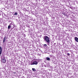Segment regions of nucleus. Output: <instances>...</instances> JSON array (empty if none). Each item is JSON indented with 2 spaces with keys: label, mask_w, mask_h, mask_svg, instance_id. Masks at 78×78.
<instances>
[{
  "label": "nucleus",
  "mask_w": 78,
  "mask_h": 78,
  "mask_svg": "<svg viewBox=\"0 0 78 78\" xmlns=\"http://www.w3.org/2000/svg\"><path fill=\"white\" fill-rule=\"evenodd\" d=\"M44 67H48V65H44Z\"/></svg>",
  "instance_id": "nucleus-9"
},
{
  "label": "nucleus",
  "mask_w": 78,
  "mask_h": 78,
  "mask_svg": "<svg viewBox=\"0 0 78 78\" xmlns=\"http://www.w3.org/2000/svg\"><path fill=\"white\" fill-rule=\"evenodd\" d=\"M2 61L3 63H5L6 61L5 58H2Z\"/></svg>",
  "instance_id": "nucleus-3"
},
{
  "label": "nucleus",
  "mask_w": 78,
  "mask_h": 78,
  "mask_svg": "<svg viewBox=\"0 0 78 78\" xmlns=\"http://www.w3.org/2000/svg\"><path fill=\"white\" fill-rule=\"evenodd\" d=\"M67 55H68V56H70V54H69V53H68L67 54Z\"/></svg>",
  "instance_id": "nucleus-14"
},
{
  "label": "nucleus",
  "mask_w": 78,
  "mask_h": 78,
  "mask_svg": "<svg viewBox=\"0 0 78 78\" xmlns=\"http://www.w3.org/2000/svg\"><path fill=\"white\" fill-rule=\"evenodd\" d=\"M70 2H72V1H69V3H70Z\"/></svg>",
  "instance_id": "nucleus-16"
},
{
  "label": "nucleus",
  "mask_w": 78,
  "mask_h": 78,
  "mask_svg": "<svg viewBox=\"0 0 78 78\" xmlns=\"http://www.w3.org/2000/svg\"><path fill=\"white\" fill-rule=\"evenodd\" d=\"M0 55H2V47H0Z\"/></svg>",
  "instance_id": "nucleus-5"
},
{
  "label": "nucleus",
  "mask_w": 78,
  "mask_h": 78,
  "mask_svg": "<svg viewBox=\"0 0 78 78\" xmlns=\"http://www.w3.org/2000/svg\"><path fill=\"white\" fill-rule=\"evenodd\" d=\"M6 37H5L3 39V42H5V41H6Z\"/></svg>",
  "instance_id": "nucleus-6"
},
{
  "label": "nucleus",
  "mask_w": 78,
  "mask_h": 78,
  "mask_svg": "<svg viewBox=\"0 0 78 78\" xmlns=\"http://www.w3.org/2000/svg\"><path fill=\"white\" fill-rule=\"evenodd\" d=\"M48 43V45H50V41H49V42H47Z\"/></svg>",
  "instance_id": "nucleus-11"
},
{
  "label": "nucleus",
  "mask_w": 78,
  "mask_h": 78,
  "mask_svg": "<svg viewBox=\"0 0 78 78\" xmlns=\"http://www.w3.org/2000/svg\"><path fill=\"white\" fill-rule=\"evenodd\" d=\"M32 70L33 71H34V72H36V69H34V68H32Z\"/></svg>",
  "instance_id": "nucleus-8"
},
{
  "label": "nucleus",
  "mask_w": 78,
  "mask_h": 78,
  "mask_svg": "<svg viewBox=\"0 0 78 78\" xmlns=\"http://www.w3.org/2000/svg\"><path fill=\"white\" fill-rule=\"evenodd\" d=\"M47 44H44V47H47Z\"/></svg>",
  "instance_id": "nucleus-13"
},
{
  "label": "nucleus",
  "mask_w": 78,
  "mask_h": 78,
  "mask_svg": "<svg viewBox=\"0 0 78 78\" xmlns=\"http://www.w3.org/2000/svg\"><path fill=\"white\" fill-rule=\"evenodd\" d=\"M43 39L44 41H45L47 42H49L50 41V39L48 36H45L44 37Z\"/></svg>",
  "instance_id": "nucleus-1"
},
{
  "label": "nucleus",
  "mask_w": 78,
  "mask_h": 78,
  "mask_svg": "<svg viewBox=\"0 0 78 78\" xmlns=\"http://www.w3.org/2000/svg\"><path fill=\"white\" fill-rule=\"evenodd\" d=\"M14 15H17V12H16L15 13H14Z\"/></svg>",
  "instance_id": "nucleus-12"
},
{
  "label": "nucleus",
  "mask_w": 78,
  "mask_h": 78,
  "mask_svg": "<svg viewBox=\"0 0 78 78\" xmlns=\"http://www.w3.org/2000/svg\"><path fill=\"white\" fill-rule=\"evenodd\" d=\"M46 59L47 61H50V58L49 57H46Z\"/></svg>",
  "instance_id": "nucleus-7"
},
{
  "label": "nucleus",
  "mask_w": 78,
  "mask_h": 78,
  "mask_svg": "<svg viewBox=\"0 0 78 78\" xmlns=\"http://www.w3.org/2000/svg\"><path fill=\"white\" fill-rule=\"evenodd\" d=\"M75 40L76 41V42H78V38L76 37H75Z\"/></svg>",
  "instance_id": "nucleus-4"
},
{
  "label": "nucleus",
  "mask_w": 78,
  "mask_h": 78,
  "mask_svg": "<svg viewBox=\"0 0 78 78\" xmlns=\"http://www.w3.org/2000/svg\"><path fill=\"white\" fill-rule=\"evenodd\" d=\"M38 64V62L36 61H34L32 63H30L31 65H37Z\"/></svg>",
  "instance_id": "nucleus-2"
},
{
  "label": "nucleus",
  "mask_w": 78,
  "mask_h": 78,
  "mask_svg": "<svg viewBox=\"0 0 78 78\" xmlns=\"http://www.w3.org/2000/svg\"><path fill=\"white\" fill-rule=\"evenodd\" d=\"M11 28V26L10 25H9L8 26V29H10V28Z\"/></svg>",
  "instance_id": "nucleus-10"
},
{
  "label": "nucleus",
  "mask_w": 78,
  "mask_h": 78,
  "mask_svg": "<svg viewBox=\"0 0 78 78\" xmlns=\"http://www.w3.org/2000/svg\"><path fill=\"white\" fill-rule=\"evenodd\" d=\"M13 73H14V74H15V73H16V72H14Z\"/></svg>",
  "instance_id": "nucleus-15"
}]
</instances>
